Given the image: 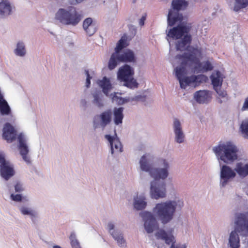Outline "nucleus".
Masks as SVG:
<instances>
[{
  "label": "nucleus",
  "instance_id": "obj_17",
  "mask_svg": "<svg viewBox=\"0 0 248 248\" xmlns=\"http://www.w3.org/2000/svg\"><path fill=\"white\" fill-rule=\"evenodd\" d=\"M20 213L24 216H29L33 224H35L38 217L37 210L27 205H21L18 206Z\"/></svg>",
  "mask_w": 248,
  "mask_h": 248
},
{
  "label": "nucleus",
  "instance_id": "obj_34",
  "mask_svg": "<svg viewBox=\"0 0 248 248\" xmlns=\"http://www.w3.org/2000/svg\"><path fill=\"white\" fill-rule=\"evenodd\" d=\"M111 235L117 242V244L119 246L124 247L125 246L126 242L121 231L117 230L115 232H112Z\"/></svg>",
  "mask_w": 248,
  "mask_h": 248
},
{
  "label": "nucleus",
  "instance_id": "obj_60",
  "mask_svg": "<svg viewBox=\"0 0 248 248\" xmlns=\"http://www.w3.org/2000/svg\"><path fill=\"white\" fill-rule=\"evenodd\" d=\"M85 73L86 75V79L91 80L92 79V77L90 76L88 70L86 69L85 70Z\"/></svg>",
  "mask_w": 248,
  "mask_h": 248
},
{
  "label": "nucleus",
  "instance_id": "obj_47",
  "mask_svg": "<svg viewBox=\"0 0 248 248\" xmlns=\"http://www.w3.org/2000/svg\"><path fill=\"white\" fill-rule=\"evenodd\" d=\"M83 29L89 36L93 35L97 31L96 24L90 26L87 28H84Z\"/></svg>",
  "mask_w": 248,
  "mask_h": 248
},
{
  "label": "nucleus",
  "instance_id": "obj_40",
  "mask_svg": "<svg viewBox=\"0 0 248 248\" xmlns=\"http://www.w3.org/2000/svg\"><path fill=\"white\" fill-rule=\"evenodd\" d=\"M124 82V86L131 89H133L138 87L139 83L133 77H131L130 78L123 81Z\"/></svg>",
  "mask_w": 248,
  "mask_h": 248
},
{
  "label": "nucleus",
  "instance_id": "obj_8",
  "mask_svg": "<svg viewBox=\"0 0 248 248\" xmlns=\"http://www.w3.org/2000/svg\"><path fill=\"white\" fill-rule=\"evenodd\" d=\"M17 139L18 141L17 149L20 155L27 164H31V157L29 155L30 149L28 144V139L27 137L24 133H20L18 135Z\"/></svg>",
  "mask_w": 248,
  "mask_h": 248
},
{
  "label": "nucleus",
  "instance_id": "obj_11",
  "mask_svg": "<svg viewBox=\"0 0 248 248\" xmlns=\"http://www.w3.org/2000/svg\"><path fill=\"white\" fill-rule=\"evenodd\" d=\"M235 171L233 170L230 166L223 165L220 168V183L221 187H224L236 176Z\"/></svg>",
  "mask_w": 248,
  "mask_h": 248
},
{
  "label": "nucleus",
  "instance_id": "obj_9",
  "mask_svg": "<svg viewBox=\"0 0 248 248\" xmlns=\"http://www.w3.org/2000/svg\"><path fill=\"white\" fill-rule=\"evenodd\" d=\"M140 217L144 221V227L148 233H152L158 229V224L155 214L148 211H144L140 213Z\"/></svg>",
  "mask_w": 248,
  "mask_h": 248
},
{
  "label": "nucleus",
  "instance_id": "obj_30",
  "mask_svg": "<svg viewBox=\"0 0 248 248\" xmlns=\"http://www.w3.org/2000/svg\"><path fill=\"white\" fill-rule=\"evenodd\" d=\"M139 164L140 170L142 171L147 172L151 174V172L154 168H152V164L149 162V160L147 158L146 155H143L140 158Z\"/></svg>",
  "mask_w": 248,
  "mask_h": 248
},
{
  "label": "nucleus",
  "instance_id": "obj_39",
  "mask_svg": "<svg viewBox=\"0 0 248 248\" xmlns=\"http://www.w3.org/2000/svg\"><path fill=\"white\" fill-rule=\"evenodd\" d=\"M93 97V103L98 108H101L104 107V103L102 101L101 96L102 94L100 92H95L92 93Z\"/></svg>",
  "mask_w": 248,
  "mask_h": 248
},
{
  "label": "nucleus",
  "instance_id": "obj_59",
  "mask_svg": "<svg viewBox=\"0 0 248 248\" xmlns=\"http://www.w3.org/2000/svg\"><path fill=\"white\" fill-rule=\"evenodd\" d=\"M217 102L219 104H222L223 103H226L228 101V100H226V98L221 99L220 98H217Z\"/></svg>",
  "mask_w": 248,
  "mask_h": 248
},
{
  "label": "nucleus",
  "instance_id": "obj_61",
  "mask_svg": "<svg viewBox=\"0 0 248 248\" xmlns=\"http://www.w3.org/2000/svg\"><path fill=\"white\" fill-rule=\"evenodd\" d=\"M91 85V80L86 79V86L87 88H89Z\"/></svg>",
  "mask_w": 248,
  "mask_h": 248
},
{
  "label": "nucleus",
  "instance_id": "obj_63",
  "mask_svg": "<svg viewBox=\"0 0 248 248\" xmlns=\"http://www.w3.org/2000/svg\"><path fill=\"white\" fill-rule=\"evenodd\" d=\"M53 248H62L58 245H54L53 246Z\"/></svg>",
  "mask_w": 248,
  "mask_h": 248
},
{
  "label": "nucleus",
  "instance_id": "obj_33",
  "mask_svg": "<svg viewBox=\"0 0 248 248\" xmlns=\"http://www.w3.org/2000/svg\"><path fill=\"white\" fill-rule=\"evenodd\" d=\"M197 77L194 75L185 76L181 79L179 82L181 89H185L187 86L192 84H196L195 79Z\"/></svg>",
  "mask_w": 248,
  "mask_h": 248
},
{
  "label": "nucleus",
  "instance_id": "obj_29",
  "mask_svg": "<svg viewBox=\"0 0 248 248\" xmlns=\"http://www.w3.org/2000/svg\"><path fill=\"white\" fill-rule=\"evenodd\" d=\"M98 84L102 88L103 93L106 96H108L109 95V91L112 88V86L109 79L105 76L102 80L99 81Z\"/></svg>",
  "mask_w": 248,
  "mask_h": 248
},
{
  "label": "nucleus",
  "instance_id": "obj_22",
  "mask_svg": "<svg viewBox=\"0 0 248 248\" xmlns=\"http://www.w3.org/2000/svg\"><path fill=\"white\" fill-rule=\"evenodd\" d=\"M223 78V75L219 70H216L211 74L210 79L214 90L217 88H221Z\"/></svg>",
  "mask_w": 248,
  "mask_h": 248
},
{
  "label": "nucleus",
  "instance_id": "obj_53",
  "mask_svg": "<svg viewBox=\"0 0 248 248\" xmlns=\"http://www.w3.org/2000/svg\"><path fill=\"white\" fill-rule=\"evenodd\" d=\"M8 161L5 159L4 154L2 152H0V167Z\"/></svg>",
  "mask_w": 248,
  "mask_h": 248
},
{
  "label": "nucleus",
  "instance_id": "obj_15",
  "mask_svg": "<svg viewBox=\"0 0 248 248\" xmlns=\"http://www.w3.org/2000/svg\"><path fill=\"white\" fill-rule=\"evenodd\" d=\"M2 132V137L8 142L11 143L16 139V131L9 123L4 124Z\"/></svg>",
  "mask_w": 248,
  "mask_h": 248
},
{
  "label": "nucleus",
  "instance_id": "obj_54",
  "mask_svg": "<svg viewBox=\"0 0 248 248\" xmlns=\"http://www.w3.org/2000/svg\"><path fill=\"white\" fill-rule=\"evenodd\" d=\"M93 125L94 130H96L99 127L101 128V121H100V122H99L98 121L96 120L94 118L93 121Z\"/></svg>",
  "mask_w": 248,
  "mask_h": 248
},
{
  "label": "nucleus",
  "instance_id": "obj_23",
  "mask_svg": "<svg viewBox=\"0 0 248 248\" xmlns=\"http://www.w3.org/2000/svg\"><path fill=\"white\" fill-rule=\"evenodd\" d=\"M157 238L164 240L165 243L167 245L170 244H175V240L174 236L171 232L168 233L164 230L160 229L155 234Z\"/></svg>",
  "mask_w": 248,
  "mask_h": 248
},
{
  "label": "nucleus",
  "instance_id": "obj_56",
  "mask_svg": "<svg viewBox=\"0 0 248 248\" xmlns=\"http://www.w3.org/2000/svg\"><path fill=\"white\" fill-rule=\"evenodd\" d=\"M170 248H186V244L175 246V244H172Z\"/></svg>",
  "mask_w": 248,
  "mask_h": 248
},
{
  "label": "nucleus",
  "instance_id": "obj_10",
  "mask_svg": "<svg viewBox=\"0 0 248 248\" xmlns=\"http://www.w3.org/2000/svg\"><path fill=\"white\" fill-rule=\"evenodd\" d=\"M150 194L153 199L163 198L166 196V184L165 181H152L150 182Z\"/></svg>",
  "mask_w": 248,
  "mask_h": 248
},
{
  "label": "nucleus",
  "instance_id": "obj_41",
  "mask_svg": "<svg viewBox=\"0 0 248 248\" xmlns=\"http://www.w3.org/2000/svg\"><path fill=\"white\" fill-rule=\"evenodd\" d=\"M235 3L234 5L233 10L235 12L239 11L242 8H246L248 6V0H235Z\"/></svg>",
  "mask_w": 248,
  "mask_h": 248
},
{
  "label": "nucleus",
  "instance_id": "obj_31",
  "mask_svg": "<svg viewBox=\"0 0 248 248\" xmlns=\"http://www.w3.org/2000/svg\"><path fill=\"white\" fill-rule=\"evenodd\" d=\"M234 170L241 177H246L248 176V163L244 164L242 162L237 163Z\"/></svg>",
  "mask_w": 248,
  "mask_h": 248
},
{
  "label": "nucleus",
  "instance_id": "obj_62",
  "mask_svg": "<svg viewBox=\"0 0 248 248\" xmlns=\"http://www.w3.org/2000/svg\"><path fill=\"white\" fill-rule=\"evenodd\" d=\"M75 0L77 3H81L82 1H83L84 0Z\"/></svg>",
  "mask_w": 248,
  "mask_h": 248
},
{
  "label": "nucleus",
  "instance_id": "obj_24",
  "mask_svg": "<svg viewBox=\"0 0 248 248\" xmlns=\"http://www.w3.org/2000/svg\"><path fill=\"white\" fill-rule=\"evenodd\" d=\"M12 14V6L7 0L0 2V18H5Z\"/></svg>",
  "mask_w": 248,
  "mask_h": 248
},
{
  "label": "nucleus",
  "instance_id": "obj_58",
  "mask_svg": "<svg viewBox=\"0 0 248 248\" xmlns=\"http://www.w3.org/2000/svg\"><path fill=\"white\" fill-rule=\"evenodd\" d=\"M87 102L86 100V99H82L80 100V105L82 107H84L85 108H87Z\"/></svg>",
  "mask_w": 248,
  "mask_h": 248
},
{
  "label": "nucleus",
  "instance_id": "obj_7",
  "mask_svg": "<svg viewBox=\"0 0 248 248\" xmlns=\"http://www.w3.org/2000/svg\"><path fill=\"white\" fill-rule=\"evenodd\" d=\"M159 167L154 168L151 172L150 176L153 181H164L169 175L170 164L165 158H160L158 160Z\"/></svg>",
  "mask_w": 248,
  "mask_h": 248
},
{
  "label": "nucleus",
  "instance_id": "obj_19",
  "mask_svg": "<svg viewBox=\"0 0 248 248\" xmlns=\"http://www.w3.org/2000/svg\"><path fill=\"white\" fill-rule=\"evenodd\" d=\"M183 16L182 13L170 9L167 16L168 26L172 27L177 23L183 22Z\"/></svg>",
  "mask_w": 248,
  "mask_h": 248
},
{
  "label": "nucleus",
  "instance_id": "obj_26",
  "mask_svg": "<svg viewBox=\"0 0 248 248\" xmlns=\"http://www.w3.org/2000/svg\"><path fill=\"white\" fill-rule=\"evenodd\" d=\"M188 4L189 2L186 0H172L170 9L179 12L186 10Z\"/></svg>",
  "mask_w": 248,
  "mask_h": 248
},
{
  "label": "nucleus",
  "instance_id": "obj_25",
  "mask_svg": "<svg viewBox=\"0 0 248 248\" xmlns=\"http://www.w3.org/2000/svg\"><path fill=\"white\" fill-rule=\"evenodd\" d=\"M112 112L111 109L103 111L99 116L101 121V128L104 129L111 122Z\"/></svg>",
  "mask_w": 248,
  "mask_h": 248
},
{
  "label": "nucleus",
  "instance_id": "obj_27",
  "mask_svg": "<svg viewBox=\"0 0 248 248\" xmlns=\"http://www.w3.org/2000/svg\"><path fill=\"white\" fill-rule=\"evenodd\" d=\"M119 57L120 62H136V57L133 51L126 49L123 53L119 52Z\"/></svg>",
  "mask_w": 248,
  "mask_h": 248
},
{
  "label": "nucleus",
  "instance_id": "obj_2",
  "mask_svg": "<svg viewBox=\"0 0 248 248\" xmlns=\"http://www.w3.org/2000/svg\"><path fill=\"white\" fill-rule=\"evenodd\" d=\"M240 235L246 237L248 235V211L236 213L234 217V230L229 236V244L231 248H239Z\"/></svg>",
  "mask_w": 248,
  "mask_h": 248
},
{
  "label": "nucleus",
  "instance_id": "obj_35",
  "mask_svg": "<svg viewBox=\"0 0 248 248\" xmlns=\"http://www.w3.org/2000/svg\"><path fill=\"white\" fill-rule=\"evenodd\" d=\"M119 53L114 52L112 54L108 62V68L111 70L114 69L119 62H120V60H119Z\"/></svg>",
  "mask_w": 248,
  "mask_h": 248
},
{
  "label": "nucleus",
  "instance_id": "obj_3",
  "mask_svg": "<svg viewBox=\"0 0 248 248\" xmlns=\"http://www.w3.org/2000/svg\"><path fill=\"white\" fill-rule=\"evenodd\" d=\"M183 205V202L180 200H169L156 204L153 212L157 219L165 225L173 219L176 209H181Z\"/></svg>",
  "mask_w": 248,
  "mask_h": 248
},
{
  "label": "nucleus",
  "instance_id": "obj_48",
  "mask_svg": "<svg viewBox=\"0 0 248 248\" xmlns=\"http://www.w3.org/2000/svg\"><path fill=\"white\" fill-rule=\"evenodd\" d=\"M96 24L93 22V19L91 17L86 18L83 22L82 27L83 28H87L88 27L92 25Z\"/></svg>",
  "mask_w": 248,
  "mask_h": 248
},
{
  "label": "nucleus",
  "instance_id": "obj_57",
  "mask_svg": "<svg viewBox=\"0 0 248 248\" xmlns=\"http://www.w3.org/2000/svg\"><path fill=\"white\" fill-rule=\"evenodd\" d=\"M145 19H146V16H142L139 21V24L140 26H142L144 25V22H145Z\"/></svg>",
  "mask_w": 248,
  "mask_h": 248
},
{
  "label": "nucleus",
  "instance_id": "obj_64",
  "mask_svg": "<svg viewBox=\"0 0 248 248\" xmlns=\"http://www.w3.org/2000/svg\"><path fill=\"white\" fill-rule=\"evenodd\" d=\"M233 27H234L235 28H237V27L235 26H233Z\"/></svg>",
  "mask_w": 248,
  "mask_h": 248
},
{
  "label": "nucleus",
  "instance_id": "obj_1",
  "mask_svg": "<svg viewBox=\"0 0 248 248\" xmlns=\"http://www.w3.org/2000/svg\"><path fill=\"white\" fill-rule=\"evenodd\" d=\"M192 26L190 23L186 22L178 24L167 32L166 39L169 41V38L173 40H178L176 43V49L177 51L186 50L187 46H189L192 41V36L190 31ZM170 43V42H169Z\"/></svg>",
  "mask_w": 248,
  "mask_h": 248
},
{
  "label": "nucleus",
  "instance_id": "obj_46",
  "mask_svg": "<svg viewBox=\"0 0 248 248\" xmlns=\"http://www.w3.org/2000/svg\"><path fill=\"white\" fill-rule=\"evenodd\" d=\"M213 66L209 61H206L202 62V73L207 72L213 69Z\"/></svg>",
  "mask_w": 248,
  "mask_h": 248
},
{
  "label": "nucleus",
  "instance_id": "obj_16",
  "mask_svg": "<svg viewBox=\"0 0 248 248\" xmlns=\"http://www.w3.org/2000/svg\"><path fill=\"white\" fill-rule=\"evenodd\" d=\"M147 206V202L145 195L143 193L139 194L138 192L133 196V206L136 211L144 210Z\"/></svg>",
  "mask_w": 248,
  "mask_h": 248
},
{
  "label": "nucleus",
  "instance_id": "obj_28",
  "mask_svg": "<svg viewBox=\"0 0 248 248\" xmlns=\"http://www.w3.org/2000/svg\"><path fill=\"white\" fill-rule=\"evenodd\" d=\"M124 108L123 107L114 108L112 113L113 116V122L116 125H118L123 123V120L124 117L123 111Z\"/></svg>",
  "mask_w": 248,
  "mask_h": 248
},
{
  "label": "nucleus",
  "instance_id": "obj_38",
  "mask_svg": "<svg viewBox=\"0 0 248 248\" xmlns=\"http://www.w3.org/2000/svg\"><path fill=\"white\" fill-rule=\"evenodd\" d=\"M118 93H111L109 96L111 97L112 100L113 101H116L118 105H122L127 102L131 101V98L130 97H125L123 98L121 96H119L117 95Z\"/></svg>",
  "mask_w": 248,
  "mask_h": 248
},
{
  "label": "nucleus",
  "instance_id": "obj_49",
  "mask_svg": "<svg viewBox=\"0 0 248 248\" xmlns=\"http://www.w3.org/2000/svg\"><path fill=\"white\" fill-rule=\"evenodd\" d=\"M195 77H197L196 78L195 82L196 84L197 83H200L202 82H205L207 80V77L202 74L198 75H194Z\"/></svg>",
  "mask_w": 248,
  "mask_h": 248
},
{
  "label": "nucleus",
  "instance_id": "obj_43",
  "mask_svg": "<svg viewBox=\"0 0 248 248\" xmlns=\"http://www.w3.org/2000/svg\"><path fill=\"white\" fill-rule=\"evenodd\" d=\"M69 239L72 248H81L79 241L77 239L76 233L74 232L71 233Z\"/></svg>",
  "mask_w": 248,
  "mask_h": 248
},
{
  "label": "nucleus",
  "instance_id": "obj_32",
  "mask_svg": "<svg viewBox=\"0 0 248 248\" xmlns=\"http://www.w3.org/2000/svg\"><path fill=\"white\" fill-rule=\"evenodd\" d=\"M14 53L16 56L20 57H24L26 55L27 53L26 46L23 41H19L17 42Z\"/></svg>",
  "mask_w": 248,
  "mask_h": 248
},
{
  "label": "nucleus",
  "instance_id": "obj_51",
  "mask_svg": "<svg viewBox=\"0 0 248 248\" xmlns=\"http://www.w3.org/2000/svg\"><path fill=\"white\" fill-rule=\"evenodd\" d=\"M14 187L16 192H21L24 190L22 184L19 182L16 183Z\"/></svg>",
  "mask_w": 248,
  "mask_h": 248
},
{
  "label": "nucleus",
  "instance_id": "obj_42",
  "mask_svg": "<svg viewBox=\"0 0 248 248\" xmlns=\"http://www.w3.org/2000/svg\"><path fill=\"white\" fill-rule=\"evenodd\" d=\"M126 41V38L122 37L117 43L116 46L115 48V52L117 53L120 52L123 49L126 47L127 46Z\"/></svg>",
  "mask_w": 248,
  "mask_h": 248
},
{
  "label": "nucleus",
  "instance_id": "obj_44",
  "mask_svg": "<svg viewBox=\"0 0 248 248\" xmlns=\"http://www.w3.org/2000/svg\"><path fill=\"white\" fill-rule=\"evenodd\" d=\"M10 198L12 201L16 202H28L29 201L26 197H23L20 194H14L12 193L10 195Z\"/></svg>",
  "mask_w": 248,
  "mask_h": 248
},
{
  "label": "nucleus",
  "instance_id": "obj_55",
  "mask_svg": "<svg viewBox=\"0 0 248 248\" xmlns=\"http://www.w3.org/2000/svg\"><path fill=\"white\" fill-rule=\"evenodd\" d=\"M242 111H248V96L247 97L245 100L243 106L241 108Z\"/></svg>",
  "mask_w": 248,
  "mask_h": 248
},
{
  "label": "nucleus",
  "instance_id": "obj_20",
  "mask_svg": "<svg viewBox=\"0 0 248 248\" xmlns=\"http://www.w3.org/2000/svg\"><path fill=\"white\" fill-rule=\"evenodd\" d=\"M15 173L14 165L9 161L0 167V176L5 180H9Z\"/></svg>",
  "mask_w": 248,
  "mask_h": 248
},
{
  "label": "nucleus",
  "instance_id": "obj_6",
  "mask_svg": "<svg viewBox=\"0 0 248 248\" xmlns=\"http://www.w3.org/2000/svg\"><path fill=\"white\" fill-rule=\"evenodd\" d=\"M186 52L184 53V58L187 60L188 63H190V67L193 64L195 65L192 68V71L197 74L202 73V62H201L197 56L200 51L197 48L188 46L186 48Z\"/></svg>",
  "mask_w": 248,
  "mask_h": 248
},
{
  "label": "nucleus",
  "instance_id": "obj_5",
  "mask_svg": "<svg viewBox=\"0 0 248 248\" xmlns=\"http://www.w3.org/2000/svg\"><path fill=\"white\" fill-rule=\"evenodd\" d=\"M55 20L63 25L75 27L82 19V15L74 7L60 8L55 14Z\"/></svg>",
  "mask_w": 248,
  "mask_h": 248
},
{
  "label": "nucleus",
  "instance_id": "obj_37",
  "mask_svg": "<svg viewBox=\"0 0 248 248\" xmlns=\"http://www.w3.org/2000/svg\"><path fill=\"white\" fill-rule=\"evenodd\" d=\"M11 112V108L6 100L4 99L0 100V113L2 115H8Z\"/></svg>",
  "mask_w": 248,
  "mask_h": 248
},
{
  "label": "nucleus",
  "instance_id": "obj_52",
  "mask_svg": "<svg viewBox=\"0 0 248 248\" xmlns=\"http://www.w3.org/2000/svg\"><path fill=\"white\" fill-rule=\"evenodd\" d=\"M114 224L112 222H109L108 223L107 229L111 235L112 232H115L116 230H114Z\"/></svg>",
  "mask_w": 248,
  "mask_h": 248
},
{
  "label": "nucleus",
  "instance_id": "obj_21",
  "mask_svg": "<svg viewBox=\"0 0 248 248\" xmlns=\"http://www.w3.org/2000/svg\"><path fill=\"white\" fill-rule=\"evenodd\" d=\"M194 98L199 104H207L210 100L211 97L207 90H199L194 94Z\"/></svg>",
  "mask_w": 248,
  "mask_h": 248
},
{
  "label": "nucleus",
  "instance_id": "obj_14",
  "mask_svg": "<svg viewBox=\"0 0 248 248\" xmlns=\"http://www.w3.org/2000/svg\"><path fill=\"white\" fill-rule=\"evenodd\" d=\"M134 74V68L130 65L125 64L119 68L117 72V79L122 82L133 77Z\"/></svg>",
  "mask_w": 248,
  "mask_h": 248
},
{
  "label": "nucleus",
  "instance_id": "obj_4",
  "mask_svg": "<svg viewBox=\"0 0 248 248\" xmlns=\"http://www.w3.org/2000/svg\"><path fill=\"white\" fill-rule=\"evenodd\" d=\"M217 159L226 164H231L237 160L238 158L239 149L231 141L225 143H219L212 148Z\"/></svg>",
  "mask_w": 248,
  "mask_h": 248
},
{
  "label": "nucleus",
  "instance_id": "obj_50",
  "mask_svg": "<svg viewBox=\"0 0 248 248\" xmlns=\"http://www.w3.org/2000/svg\"><path fill=\"white\" fill-rule=\"evenodd\" d=\"M146 100V96L145 95H137L135 96L134 97L131 98V101H141L142 102H144Z\"/></svg>",
  "mask_w": 248,
  "mask_h": 248
},
{
  "label": "nucleus",
  "instance_id": "obj_12",
  "mask_svg": "<svg viewBox=\"0 0 248 248\" xmlns=\"http://www.w3.org/2000/svg\"><path fill=\"white\" fill-rule=\"evenodd\" d=\"M104 137L109 142L110 152L111 155L118 154L123 151L122 144L117 136L115 130H114V135L106 134Z\"/></svg>",
  "mask_w": 248,
  "mask_h": 248
},
{
  "label": "nucleus",
  "instance_id": "obj_36",
  "mask_svg": "<svg viewBox=\"0 0 248 248\" xmlns=\"http://www.w3.org/2000/svg\"><path fill=\"white\" fill-rule=\"evenodd\" d=\"M239 132L245 139L248 140V118H246L241 122Z\"/></svg>",
  "mask_w": 248,
  "mask_h": 248
},
{
  "label": "nucleus",
  "instance_id": "obj_18",
  "mask_svg": "<svg viewBox=\"0 0 248 248\" xmlns=\"http://www.w3.org/2000/svg\"><path fill=\"white\" fill-rule=\"evenodd\" d=\"M173 129L175 135V141L178 143H183L185 140V134L180 122L176 118L173 121Z\"/></svg>",
  "mask_w": 248,
  "mask_h": 248
},
{
  "label": "nucleus",
  "instance_id": "obj_45",
  "mask_svg": "<svg viewBox=\"0 0 248 248\" xmlns=\"http://www.w3.org/2000/svg\"><path fill=\"white\" fill-rule=\"evenodd\" d=\"M214 90L220 98H226V100H230V97L228 95L226 91L221 90V88H216V90Z\"/></svg>",
  "mask_w": 248,
  "mask_h": 248
},
{
  "label": "nucleus",
  "instance_id": "obj_13",
  "mask_svg": "<svg viewBox=\"0 0 248 248\" xmlns=\"http://www.w3.org/2000/svg\"><path fill=\"white\" fill-rule=\"evenodd\" d=\"M176 58L180 60L181 62L180 66L175 68V76L178 81L185 77L187 74L186 67H190V63H188L187 61L184 57V53L177 54Z\"/></svg>",
  "mask_w": 248,
  "mask_h": 248
}]
</instances>
